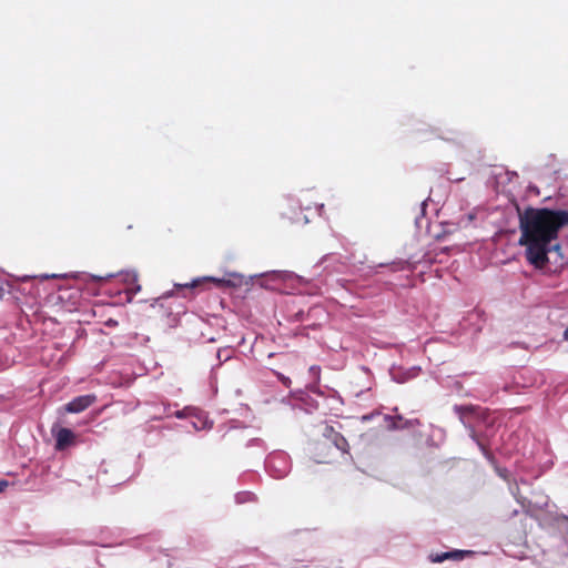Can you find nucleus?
I'll list each match as a JSON object with an SVG mask.
<instances>
[{"label":"nucleus","mask_w":568,"mask_h":568,"mask_svg":"<svg viewBox=\"0 0 568 568\" xmlns=\"http://www.w3.org/2000/svg\"><path fill=\"white\" fill-rule=\"evenodd\" d=\"M6 486H7V483H6V481H0V491H2V490H3V487H6Z\"/></svg>","instance_id":"f8f14e48"},{"label":"nucleus","mask_w":568,"mask_h":568,"mask_svg":"<svg viewBox=\"0 0 568 568\" xmlns=\"http://www.w3.org/2000/svg\"><path fill=\"white\" fill-rule=\"evenodd\" d=\"M310 372L313 374V375H318L320 372H321V368L318 366H311L310 368Z\"/></svg>","instance_id":"1a4fd4ad"},{"label":"nucleus","mask_w":568,"mask_h":568,"mask_svg":"<svg viewBox=\"0 0 568 568\" xmlns=\"http://www.w3.org/2000/svg\"><path fill=\"white\" fill-rule=\"evenodd\" d=\"M456 410L462 414L464 412H470L471 409H470V407H467V406H460V407L456 406Z\"/></svg>","instance_id":"9d476101"},{"label":"nucleus","mask_w":568,"mask_h":568,"mask_svg":"<svg viewBox=\"0 0 568 568\" xmlns=\"http://www.w3.org/2000/svg\"><path fill=\"white\" fill-rule=\"evenodd\" d=\"M97 402V396L94 394H88V395H81L75 398H73L71 402H69L64 409L68 413L77 414L85 410L88 407H90L92 404Z\"/></svg>","instance_id":"f03ea898"},{"label":"nucleus","mask_w":568,"mask_h":568,"mask_svg":"<svg viewBox=\"0 0 568 568\" xmlns=\"http://www.w3.org/2000/svg\"><path fill=\"white\" fill-rule=\"evenodd\" d=\"M204 282H213L219 287L222 286L225 283L224 280L207 276V277L194 280L190 284H183V285L178 284L176 287L195 288V287L200 286Z\"/></svg>","instance_id":"423d86ee"},{"label":"nucleus","mask_w":568,"mask_h":568,"mask_svg":"<svg viewBox=\"0 0 568 568\" xmlns=\"http://www.w3.org/2000/svg\"><path fill=\"white\" fill-rule=\"evenodd\" d=\"M562 337L565 341H568V327L565 329Z\"/></svg>","instance_id":"9b49d317"},{"label":"nucleus","mask_w":568,"mask_h":568,"mask_svg":"<svg viewBox=\"0 0 568 568\" xmlns=\"http://www.w3.org/2000/svg\"><path fill=\"white\" fill-rule=\"evenodd\" d=\"M278 379L282 382V384L286 387H290L291 379L282 374H277Z\"/></svg>","instance_id":"6e6552de"},{"label":"nucleus","mask_w":568,"mask_h":568,"mask_svg":"<svg viewBox=\"0 0 568 568\" xmlns=\"http://www.w3.org/2000/svg\"><path fill=\"white\" fill-rule=\"evenodd\" d=\"M468 554H470V551L453 550V551L437 554L436 556H432L430 560L433 562H443L447 559L460 560Z\"/></svg>","instance_id":"39448f33"},{"label":"nucleus","mask_w":568,"mask_h":568,"mask_svg":"<svg viewBox=\"0 0 568 568\" xmlns=\"http://www.w3.org/2000/svg\"><path fill=\"white\" fill-rule=\"evenodd\" d=\"M75 435L69 429L61 427L55 434V449L63 450L74 443Z\"/></svg>","instance_id":"7ed1b4c3"},{"label":"nucleus","mask_w":568,"mask_h":568,"mask_svg":"<svg viewBox=\"0 0 568 568\" xmlns=\"http://www.w3.org/2000/svg\"><path fill=\"white\" fill-rule=\"evenodd\" d=\"M520 237L525 257L537 270H546L555 256V263L562 265L559 232L568 226V210L528 206L523 211L517 206Z\"/></svg>","instance_id":"f257e3e1"},{"label":"nucleus","mask_w":568,"mask_h":568,"mask_svg":"<svg viewBox=\"0 0 568 568\" xmlns=\"http://www.w3.org/2000/svg\"><path fill=\"white\" fill-rule=\"evenodd\" d=\"M140 290H141V286L138 284V285L135 286V288H134V292L136 293V292H139Z\"/></svg>","instance_id":"ddd939ff"},{"label":"nucleus","mask_w":568,"mask_h":568,"mask_svg":"<svg viewBox=\"0 0 568 568\" xmlns=\"http://www.w3.org/2000/svg\"><path fill=\"white\" fill-rule=\"evenodd\" d=\"M11 294V285L9 283H0V301Z\"/></svg>","instance_id":"0eeeda50"},{"label":"nucleus","mask_w":568,"mask_h":568,"mask_svg":"<svg viewBox=\"0 0 568 568\" xmlns=\"http://www.w3.org/2000/svg\"><path fill=\"white\" fill-rule=\"evenodd\" d=\"M324 435L329 437L332 439V442L334 443V445L336 446V448L339 449L342 453H348V450H349L348 442L342 434L335 432L332 426L325 427Z\"/></svg>","instance_id":"20e7f679"}]
</instances>
